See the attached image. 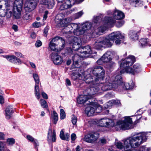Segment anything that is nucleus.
Returning a JSON list of instances; mask_svg holds the SVG:
<instances>
[{
	"label": "nucleus",
	"mask_w": 151,
	"mask_h": 151,
	"mask_svg": "<svg viewBox=\"0 0 151 151\" xmlns=\"http://www.w3.org/2000/svg\"><path fill=\"white\" fill-rule=\"evenodd\" d=\"M40 102L41 106L43 108H47L48 107L47 104L45 100L43 99H41L40 100Z\"/></svg>",
	"instance_id": "nucleus-39"
},
{
	"label": "nucleus",
	"mask_w": 151,
	"mask_h": 151,
	"mask_svg": "<svg viewBox=\"0 0 151 151\" xmlns=\"http://www.w3.org/2000/svg\"><path fill=\"white\" fill-rule=\"evenodd\" d=\"M123 24V23L121 21H119L117 24H116V26L118 27H121Z\"/></svg>",
	"instance_id": "nucleus-59"
},
{
	"label": "nucleus",
	"mask_w": 151,
	"mask_h": 151,
	"mask_svg": "<svg viewBox=\"0 0 151 151\" xmlns=\"http://www.w3.org/2000/svg\"><path fill=\"white\" fill-rule=\"evenodd\" d=\"M113 105L119 106L120 104V102L119 100H112Z\"/></svg>",
	"instance_id": "nucleus-53"
},
{
	"label": "nucleus",
	"mask_w": 151,
	"mask_h": 151,
	"mask_svg": "<svg viewBox=\"0 0 151 151\" xmlns=\"http://www.w3.org/2000/svg\"><path fill=\"white\" fill-rule=\"evenodd\" d=\"M129 1L130 3L133 2L135 3V6L136 7L138 6L137 5H136V4L137 5V4H138V5L139 6H141V3H140V0H130Z\"/></svg>",
	"instance_id": "nucleus-45"
},
{
	"label": "nucleus",
	"mask_w": 151,
	"mask_h": 151,
	"mask_svg": "<svg viewBox=\"0 0 151 151\" xmlns=\"http://www.w3.org/2000/svg\"><path fill=\"white\" fill-rule=\"evenodd\" d=\"M132 122V119L129 117H125L124 121H118L116 124L114 120L107 118L101 119L99 121V125L101 127H111L115 126L116 128L123 130L128 129L131 128Z\"/></svg>",
	"instance_id": "nucleus-4"
},
{
	"label": "nucleus",
	"mask_w": 151,
	"mask_h": 151,
	"mask_svg": "<svg viewBox=\"0 0 151 151\" xmlns=\"http://www.w3.org/2000/svg\"><path fill=\"white\" fill-rule=\"evenodd\" d=\"M23 19L28 21H30L31 20V17L29 14L26 13L24 15Z\"/></svg>",
	"instance_id": "nucleus-42"
},
{
	"label": "nucleus",
	"mask_w": 151,
	"mask_h": 151,
	"mask_svg": "<svg viewBox=\"0 0 151 151\" xmlns=\"http://www.w3.org/2000/svg\"><path fill=\"white\" fill-rule=\"evenodd\" d=\"M36 6L35 0H27L24 4V8L26 11L30 12L34 10Z\"/></svg>",
	"instance_id": "nucleus-11"
},
{
	"label": "nucleus",
	"mask_w": 151,
	"mask_h": 151,
	"mask_svg": "<svg viewBox=\"0 0 151 151\" xmlns=\"http://www.w3.org/2000/svg\"><path fill=\"white\" fill-rule=\"evenodd\" d=\"M15 142V140L13 138H8L6 139V143L9 146H12Z\"/></svg>",
	"instance_id": "nucleus-30"
},
{
	"label": "nucleus",
	"mask_w": 151,
	"mask_h": 151,
	"mask_svg": "<svg viewBox=\"0 0 151 151\" xmlns=\"http://www.w3.org/2000/svg\"><path fill=\"white\" fill-rule=\"evenodd\" d=\"M59 9L61 10L66 9L70 8L75 4L74 0H64L59 2Z\"/></svg>",
	"instance_id": "nucleus-12"
},
{
	"label": "nucleus",
	"mask_w": 151,
	"mask_h": 151,
	"mask_svg": "<svg viewBox=\"0 0 151 151\" xmlns=\"http://www.w3.org/2000/svg\"><path fill=\"white\" fill-rule=\"evenodd\" d=\"M121 40H116L115 42V43L116 45H118L121 43Z\"/></svg>",
	"instance_id": "nucleus-62"
},
{
	"label": "nucleus",
	"mask_w": 151,
	"mask_h": 151,
	"mask_svg": "<svg viewBox=\"0 0 151 151\" xmlns=\"http://www.w3.org/2000/svg\"><path fill=\"white\" fill-rule=\"evenodd\" d=\"M129 37L132 40H137L138 39V34L136 31L130 32L129 35Z\"/></svg>",
	"instance_id": "nucleus-25"
},
{
	"label": "nucleus",
	"mask_w": 151,
	"mask_h": 151,
	"mask_svg": "<svg viewBox=\"0 0 151 151\" xmlns=\"http://www.w3.org/2000/svg\"><path fill=\"white\" fill-rule=\"evenodd\" d=\"M27 137L29 141L33 142L35 147H37L38 146V141L37 139H35L33 137L29 135H28L27 136Z\"/></svg>",
	"instance_id": "nucleus-27"
},
{
	"label": "nucleus",
	"mask_w": 151,
	"mask_h": 151,
	"mask_svg": "<svg viewBox=\"0 0 151 151\" xmlns=\"http://www.w3.org/2000/svg\"><path fill=\"white\" fill-rule=\"evenodd\" d=\"M135 61L134 56L130 55L124 60L122 59L119 62L120 67L124 68L122 70L120 71L121 73L126 72L133 74L138 73L141 71V66L139 63H136L133 66V69L130 67L133 64Z\"/></svg>",
	"instance_id": "nucleus-5"
},
{
	"label": "nucleus",
	"mask_w": 151,
	"mask_h": 151,
	"mask_svg": "<svg viewBox=\"0 0 151 151\" xmlns=\"http://www.w3.org/2000/svg\"><path fill=\"white\" fill-rule=\"evenodd\" d=\"M15 55L18 57H20V58H23L24 56L22 54L19 52H15Z\"/></svg>",
	"instance_id": "nucleus-54"
},
{
	"label": "nucleus",
	"mask_w": 151,
	"mask_h": 151,
	"mask_svg": "<svg viewBox=\"0 0 151 151\" xmlns=\"http://www.w3.org/2000/svg\"><path fill=\"white\" fill-rule=\"evenodd\" d=\"M81 76V74L77 73H73L71 75V77L74 80H76Z\"/></svg>",
	"instance_id": "nucleus-37"
},
{
	"label": "nucleus",
	"mask_w": 151,
	"mask_h": 151,
	"mask_svg": "<svg viewBox=\"0 0 151 151\" xmlns=\"http://www.w3.org/2000/svg\"><path fill=\"white\" fill-rule=\"evenodd\" d=\"M124 146L123 145V144L121 142H116L115 143V145L116 147L119 149H122L123 148H124V147H125V145Z\"/></svg>",
	"instance_id": "nucleus-38"
},
{
	"label": "nucleus",
	"mask_w": 151,
	"mask_h": 151,
	"mask_svg": "<svg viewBox=\"0 0 151 151\" xmlns=\"http://www.w3.org/2000/svg\"><path fill=\"white\" fill-rule=\"evenodd\" d=\"M107 67L109 68H111L115 66V63L112 61H109L107 63Z\"/></svg>",
	"instance_id": "nucleus-46"
},
{
	"label": "nucleus",
	"mask_w": 151,
	"mask_h": 151,
	"mask_svg": "<svg viewBox=\"0 0 151 151\" xmlns=\"http://www.w3.org/2000/svg\"><path fill=\"white\" fill-rule=\"evenodd\" d=\"M42 97L44 99H48V96L47 94L44 92H42Z\"/></svg>",
	"instance_id": "nucleus-56"
},
{
	"label": "nucleus",
	"mask_w": 151,
	"mask_h": 151,
	"mask_svg": "<svg viewBox=\"0 0 151 151\" xmlns=\"http://www.w3.org/2000/svg\"><path fill=\"white\" fill-rule=\"evenodd\" d=\"M147 137L146 133L142 132L124 139L123 141L125 145L124 151H140L139 149H129L130 147L135 148L139 147L146 141Z\"/></svg>",
	"instance_id": "nucleus-3"
},
{
	"label": "nucleus",
	"mask_w": 151,
	"mask_h": 151,
	"mask_svg": "<svg viewBox=\"0 0 151 151\" xmlns=\"http://www.w3.org/2000/svg\"><path fill=\"white\" fill-rule=\"evenodd\" d=\"M88 106L85 109V112L88 116H91L95 112L99 113L102 110L101 107L96 103H87Z\"/></svg>",
	"instance_id": "nucleus-9"
},
{
	"label": "nucleus",
	"mask_w": 151,
	"mask_h": 151,
	"mask_svg": "<svg viewBox=\"0 0 151 151\" xmlns=\"http://www.w3.org/2000/svg\"><path fill=\"white\" fill-rule=\"evenodd\" d=\"M113 101L112 100L107 102L105 105V107L106 108H108L112 106V105H113Z\"/></svg>",
	"instance_id": "nucleus-48"
},
{
	"label": "nucleus",
	"mask_w": 151,
	"mask_h": 151,
	"mask_svg": "<svg viewBox=\"0 0 151 151\" xmlns=\"http://www.w3.org/2000/svg\"><path fill=\"white\" fill-rule=\"evenodd\" d=\"M106 29V28L104 26L100 27L96 29H95L93 33V35L96 37L101 35Z\"/></svg>",
	"instance_id": "nucleus-20"
},
{
	"label": "nucleus",
	"mask_w": 151,
	"mask_h": 151,
	"mask_svg": "<svg viewBox=\"0 0 151 151\" xmlns=\"http://www.w3.org/2000/svg\"><path fill=\"white\" fill-rule=\"evenodd\" d=\"M53 118L54 119V123L55 124L58 120V114L55 111H53V114L52 115Z\"/></svg>",
	"instance_id": "nucleus-34"
},
{
	"label": "nucleus",
	"mask_w": 151,
	"mask_h": 151,
	"mask_svg": "<svg viewBox=\"0 0 151 151\" xmlns=\"http://www.w3.org/2000/svg\"><path fill=\"white\" fill-rule=\"evenodd\" d=\"M48 14V12L47 11H45L44 15L43 18L45 19H46L47 17V15Z\"/></svg>",
	"instance_id": "nucleus-63"
},
{
	"label": "nucleus",
	"mask_w": 151,
	"mask_h": 151,
	"mask_svg": "<svg viewBox=\"0 0 151 151\" xmlns=\"http://www.w3.org/2000/svg\"><path fill=\"white\" fill-rule=\"evenodd\" d=\"M42 42L40 40H38L35 43V46L36 47H39L41 46L42 45Z\"/></svg>",
	"instance_id": "nucleus-52"
},
{
	"label": "nucleus",
	"mask_w": 151,
	"mask_h": 151,
	"mask_svg": "<svg viewBox=\"0 0 151 151\" xmlns=\"http://www.w3.org/2000/svg\"><path fill=\"white\" fill-rule=\"evenodd\" d=\"M123 73H121L117 70L111 77L110 80L106 82L102 87V90L106 91L113 88H123L124 89L130 90L133 87V84L130 85L128 83H124L122 80L120 74Z\"/></svg>",
	"instance_id": "nucleus-2"
},
{
	"label": "nucleus",
	"mask_w": 151,
	"mask_h": 151,
	"mask_svg": "<svg viewBox=\"0 0 151 151\" xmlns=\"http://www.w3.org/2000/svg\"><path fill=\"white\" fill-rule=\"evenodd\" d=\"M76 138V134L74 133H73L71 135V139L72 141H74Z\"/></svg>",
	"instance_id": "nucleus-55"
},
{
	"label": "nucleus",
	"mask_w": 151,
	"mask_h": 151,
	"mask_svg": "<svg viewBox=\"0 0 151 151\" xmlns=\"http://www.w3.org/2000/svg\"><path fill=\"white\" fill-rule=\"evenodd\" d=\"M82 11H81L76 14H75L74 15V18L77 19L80 17L83 14Z\"/></svg>",
	"instance_id": "nucleus-43"
},
{
	"label": "nucleus",
	"mask_w": 151,
	"mask_h": 151,
	"mask_svg": "<svg viewBox=\"0 0 151 151\" xmlns=\"http://www.w3.org/2000/svg\"><path fill=\"white\" fill-rule=\"evenodd\" d=\"M92 73L95 76V77H91L89 75L87 78H85L84 80L86 81V83L90 84L91 94L93 95L99 91V86H101L102 89V86L105 83L103 84L99 83L100 81L103 79L105 74V71L102 67L98 66L94 68L92 70Z\"/></svg>",
	"instance_id": "nucleus-1"
},
{
	"label": "nucleus",
	"mask_w": 151,
	"mask_h": 151,
	"mask_svg": "<svg viewBox=\"0 0 151 151\" xmlns=\"http://www.w3.org/2000/svg\"><path fill=\"white\" fill-rule=\"evenodd\" d=\"M5 116L6 118L9 119L11 117L12 115L14 112V110L12 106H8L6 108L5 110Z\"/></svg>",
	"instance_id": "nucleus-21"
},
{
	"label": "nucleus",
	"mask_w": 151,
	"mask_h": 151,
	"mask_svg": "<svg viewBox=\"0 0 151 151\" xmlns=\"http://www.w3.org/2000/svg\"><path fill=\"white\" fill-rule=\"evenodd\" d=\"M92 27V24L90 22H86L80 25L81 30L78 32H76L77 35H80L83 34L85 31L91 29Z\"/></svg>",
	"instance_id": "nucleus-15"
},
{
	"label": "nucleus",
	"mask_w": 151,
	"mask_h": 151,
	"mask_svg": "<svg viewBox=\"0 0 151 151\" xmlns=\"http://www.w3.org/2000/svg\"><path fill=\"white\" fill-rule=\"evenodd\" d=\"M23 4V0H15L13 7V15L16 19L20 17Z\"/></svg>",
	"instance_id": "nucleus-10"
},
{
	"label": "nucleus",
	"mask_w": 151,
	"mask_h": 151,
	"mask_svg": "<svg viewBox=\"0 0 151 151\" xmlns=\"http://www.w3.org/2000/svg\"><path fill=\"white\" fill-rule=\"evenodd\" d=\"M59 45L61 47L59 49H62L65 46V41L61 37H55L53 38L49 44V47L52 50L58 51V49L57 48L58 45Z\"/></svg>",
	"instance_id": "nucleus-8"
},
{
	"label": "nucleus",
	"mask_w": 151,
	"mask_h": 151,
	"mask_svg": "<svg viewBox=\"0 0 151 151\" xmlns=\"http://www.w3.org/2000/svg\"><path fill=\"white\" fill-rule=\"evenodd\" d=\"M75 1V3L77 4H79L83 2L84 0H74Z\"/></svg>",
	"instance_id": "nucleus-64"
},
{
	"label": "nucleus",
	"mask_w": 151,
	"mask_h": 151,
	"mask_svg": "<svg viewBox=\"0 0 151 151\" xmlns=\"http://www.w3.org/2000/svg\"><path fill=\"white\" fill-rule=\"evenodd\" d=\"M111 51H108L106 52L102 56V57L97 61V63L98 64H102L101 62L102 61L103 62L107 63L110 61L111 60Z\"/></svg>",
	"instance_id": "nucleus-13"
},
{
	"label": "nucleus",
	"mask_w": 151,
	"mask_h": 151,
	"mask_svg": "<svg viewBox=\"0 0 151 151\" xmlns=\"http://www.w3.org/2000/svg\"><path fill=\"white\" fill-rule=\"evenodd\" d=\"M60 118L61 119H63L65 117V113L64 110L63 109H60Z\"/></svg>",
	"instance_id": "nucleus-41"
},
{
	"label": "nucleus",
	"mask_w": 151,
	"mask_h": 151,
	"mask_svg": "<svg viewBox=\"0 0 151 151\" xmlns=\"http://www.w3.org/2000/svg\"><path fill=\"white\" fill-rule=\"evenodd\" d=\"M69 136V134L68 133L64 134V131L63 130L60 131V137L62 139L68 140Z\"/></svg>",
	"instance_id": "nucleus-26"
},
{
	"label": "nucleus",
	"mask_w": 151,
	"mask_h": 151,
	"mask_svg": "<svg viewBox=\"0 0 151 151\" xmlns=\"http://www.w3.org/2000/svg\"><path fill=\"white\" fill-rule=\"evenodd\" d=\"M92 140V142L96 140L99 137V134L97 133H90Z\"/></svg>",
	"instance_id": "nucleus-33"
},
{
	"label": "nucleus",
	"mask_w": 151,
	"mask_h": 151,
	"mask_svg": "<svg viewBox=\"0 0 151 151\" xmlns=\"http://www.w3.org/2000/svg\"><path fill=\"white\" fill-rule=\"evenodd\" d=\"M55 22L57 25L59 27H63L65 26V24L64 22H62L63 19H57V17L55 19Z\"/></svg>",
	"instance_id": "nucleus-29"
},
{
	"label": "nucleus",
	"mask_w": 151,
	"mask_h": 151,
	"mask_svg": "<svg viewBox=\"0 0 151 151\" xmlns=\"http://www.w3.org/2000/svg\"><path fill=\"white\" fill-rule=\"evenodd\" d=\"M71 119L72 122L73 124L74 125H76L77 121V117L73 115L72 116Z\"/></svg>",
	"instance_id": "nucleus-47"
},
{
	"label": "nucleus",
	"mask_w": 151,
	"mask_h": 151,
	"mask_svg": "<svg viewBox=\"0 0 151 151\" xmlns=\"http://www.w3.org/2000/svg\"><path fill=\"white\" fill-rule=\"evenodd\" d=\"M142 111L141 109H140L138 111H137V112L136 113V115H138L139 116L142 113Z\"/></svg>",
	"instance_id": "nucleus-61"
},
{
	"label": "nucleus",
	"mask_w": 151,
	"mask_h": 151,
	"mask_svg": "<svg viewBox=\"0 0 151 151\" xmlns=\"http://www.w3.org/2000/svg\"><path fill=\"white\" fill-rule=\"evenodd\" d=\"M71 19L70 18L68 17L65 19H63L62 22H64L65 25H67L68 24H69V23L71 21Z\"/></svg>",
	"instance_id": "nucleus-44"
},
{
	"label": "nucleus",
	"mask_w": 151,
	"mask_h": 151,
	"mask_svg": "<svg viewBox=\"0 0 151 151\" xmlns=\"http://www.w3.org/2000/svg\"><path fill=\"white\" fill-rule=\"evenodd\" d=\"M5 146V144L4 142L0 141V151H3Z\"/></svg>",
	"instance_id": "nucleus-51"
},
{
	"label": "nucleus",
	"mask_w": 151,
	"mask_h": 151,
	"mask_svg": "<svg viewBox=\"0 0 151 151\" xmlns=\"http://www.w3.org/2000/svg\"><path fill=\"white\" fill-rule=\"evenodd\" d=\"M80 56L81 57L80 55H79L77 54H75L73 56H72V59L73 62L76 64H77L78 61L80 59Z\"/></svg>",
	"instance_id": "nucleus-32"
},
{
	"label": "nucleus",
	"mask_w": 151,
	"mask_h": 151,
	"mask_svg": "<svg viewBox=\"0 0 151 151\" xmlns=\"http://www.w3.org/2000/svg\"><path fill=\"white\" fill-rule=\"evenodd\" d=\"M90 133L85 136L84 138V141L88 142H92V140Z\"/></svg>",
	"instance_id": "nucleus-31"
},
{
	"label": "nucleus",
	"mask_w": 151,
	"mask_h": 151,
	"mask_svg": "<svg viewBox=\"0 0 151 151\" xmlns=\"http://www.w3.org/2000/svg\"><path fill=\"white\" fill-rule=\"evenodd\" d=\"M33 76L35 82V85H39L40 81L38 74L34 73L33 74Z\"/></svg>",
	"instance_id": "nucleus-35"
},
{
	"label": "nucleus",
	"mask_w": 151,
	"mask_h": 151,
	"mask_svg": "<svg viewBox=\"0 0 151 151\" xmlns=\"http://www.w3.org/2000/svg\"><path fill=\"white\" fill-rule=\"evenodd\" d=\"M4 57L8 61L15 64L19 65L23 63L19 58L14 55H6Z\"/></svg>",
	"instance_id": "nucleus-14"
},
{
	"label": "nucleus",
	"mask_w": 151,
	"mask_h": 151,
	"mask_svg": "<svg viewBox=\"0 0 151 151\" xmlns=\"http://www.w3.org/2000/svg\"><path fill=\"white\" fill-rule=\"evenodd\" d=\"M68 27V24L67 25H65V27L64 30L66 33H70L72 32V30H71V29L67 28H66Z\"/></svg>",
	"instance_id": "nucleus-49"
},
{
	"label": "nucleus",
	"mask_w": 151,
	"mask_h": 151,
	"mask_svg": "<svg viewBox=\"0 0 151 151\" xmlns=\"http://www.w3.org/2000/svg\"><path fill=\"white\" fill-rule=\"evenodd\" d=\"M67 52L68 54L70 55L73 52V50L70 48H68L67 49Z\"/></svg>",
	"instance_id": "nucleus-60"
},
{
	"label": "nucleus",
	"mask_w": 151,
	"mask_h": 151,
	"mask_svg": "<svg viewBox=\"0 0 151 151\" xmlns=\"http://www.w3.org/2000/svg\"><path fill=\"white\" fill-rule=\"evenodd\" d=\"M124 37L119 32H114L109 34L106 38L101 37L99 38L94 44V47L96 49H99L104 46L105 47H110L113 43L110 40L114 41L117 38L123 39Z\"/></svg>",
	"instance_id": "nucleus-6"
},
{
	"label": "nucleus",
	"mask_w": 151,
	"mask_h": 151,
	"mask_svg": "<svg viewBox=\"0 0 151 151\" xmlns=\"http://www.w3.org/2000/svg\"><path fill=\"white\" fill-rule=\"evenodd\" d=\"M89 98L86 95H81L79 96L77 99V102L78 104H82L86 102Z\"/></svg>",
	"instance_id": "nucleus-22"
},
{
	"label": "nucleus",
	"mask_w": 151,
	"mask_h": 151,
	"mask_svg": "<svg viewBox=\"0 0 151 151\" xmlns=\"http://www.w3.org/2000/svg\"><path fill=\"white\" fill-rule=\"evenodd\" d=\"M32 25L34 27L38 28L40 27L41 24L40 22H35L32 24Z\"/></svg>",
	"instance_id": "nucleus-50"
},
{
	"label": "nucleus",
	"mask_w": 151,
	"mask_h": 151,
	"mask_svg": "<svg viewBox=\"0 0 151 151\" xmlns=\"http://www.w3.org/2000/svg\"><path fill=\"white\" fill-rule=\"evenodd\" d=\"M148 41L147 39H142L140 40V42L141 43L140 47H143L145 46L147 43Z\"/></svg>",
	"instance_id": "nucleus-40"
},
{
	"label": "nucleus",
	"mask_w": 151,
	"mask_h": 151,
	"mask_svg": "<svg viewBox=\"0 0 151 151\" xmlns=\"http://www.w3.org/2000/svg\"><path fill=\"white\" fill-rule=\"evenodd\" d=\"M67 28L71 29L72 31H73V32L75 35H78L76 34V32H78L80 31L81 29H80V25H78L75 23H71L69 24H68V27L66 28Z\"/></svg>",
	"instance_id": "nucleus-18"
},
{
	"label": "nucleus",
	"mask_w": 151,
	"mask_h": 151,
	"mask_svg": "<svg viewBox=\"0 0 151 151\" xmlns=\"http://www.w3.org/2000/svg\"><path fill=\"white\" fill-rule=\"evenodd\" d=\"M42 3L50 9H52L54 5L53 0H42Z\"/></svg>",
	"instance_id": "nucleus-24"
},
{
	"label": "nucleus",
	"mask_w": 151,
	"mask_h": 151,
	"mask_svg": "<svg viewBox=\"0 0 151 151\" xmlns=\"http://www.w3.org/2000/svg\"><path fill=\"white\" fill-rule=\"evenodd\" d=\"M39 85H35V94L38 99L40 98V96Z\"/></svg>",
	"instance_id": "nucleus-28"
},
{
	"label": "nucleus",
	"mask_w": 151,
	"mask_h": 151,
	"mask_svg": "<svg viewBox=\"0 0 151 151\" xmlns=\"http://www.w3.org/2000/svg\"><path fill=\"white\" fill-rule=\"evenodd\" d=\"M81 41L80 38L77 37L73 39V48L74 50L79 49L81 51H79L81 53L80 56L82 58L87 57L92 53L91 47L89 46H86L83 47H81Z\"/></svg>",
	"instance_id": "nucleus-7"
},
{
	"label": "nucleus",
	"mask_w": 151,
	"mask_h": 151,
	"mask_svg": "<svg viewBox=\"0 0 151 151\" xmlns=\"http://www.w3.org/2000/svg\"><path fill=\"white\" fill-rule=\"evenodd\" d=\"M5 2V4L6 6L7 7H9V8H7L6 9V14L10 16H11L12 14V12L10 10V8H12V6H10V1L11 0H3Z\"/></svg>",
	"instance_id": "nucleus-23"
},
{
	"label": "nucleus",
	"mask_w": 151,
	"mask_h": 151,
	"mask_svg": "<svg viewBox=\"0 0 151 151\" xmlns=\"http://www.w3.org/2000/svg\"><path fill=\"white\" fill-rule=\"evenodd\" d=\"M47 141L50 142L52 141L53 142H55L56 140L55 130L54 129L52 131L51 128H49L47 135Z\"/></svg>",
	"instance_id": "nucleus-17"
},
{
	"label": "nucleus",
	"mask_w": 151,
	"mask_h": 151,
	"mask_svg": "<svg viewBox=\"0 0 151 151\" xmlns=\"http://www.w3.org/2000/svg\"><path fill=\"white\" fill-rule=\"evenodd\" d=\"M100 141L101 144L102 145L105 144L106 143V141L104 139H101L100 140Z\"/></svg>",
	"instance_id": "nucleus-58"
},
{
	"label": "nucleus",
	"mask_w": 151,
	"mask_h": 151,
	"mask_svg": "<svg viewBox=\"0 0 151 151\" xmlns=\"http://www.w3.org/2000/svg\"><path fill=\"white\" fill-rule=\"evenodd\" d=\"M51 56V59L55 64H60L63 62L62 58L57 53H52Z\"/></svg>",
	"instance_id": "nucleus-16"
},
{
	"label": "nucleus",
	"mask_w": 151,
	"mask_h": 151,
	"mask_svg": "<svg viewBox=\"0 0 151 151\" xmlns=\"http://www.w3.org/2000/svg\"><path fill=\"white\" fill-rule=\"evenodd\" d=\"M4 99L3 97L1 95H0V103L1 104H3L4 103Z\"/></svg>",
	"instance_id": "nucleus-57"
},
{
	"label": "nucleus",
	"mask_w": 151,
	"mask_h": 151,
	"mask_svg": "<svg viewBox=\"0 0 151 151\" xmlns=\"http://www.w3.org/2000/svg\"><path fill=\"white\" fill-rule=\"evenodd\" d=\"M113 16L114 19L117 20L123 19L124 17V14L122 12L117 10H115Z\"/></svg>",
	"instance_id": "nucleus-19"
},
{
	"label": "nucleus",
	"mask_w": 151,
	"mask_h": 151,
	"mask_svg": "<svg viewBox=\"0 0 151 151\" xmlns=\"http://www.w3.org/2000/svg\"><path fill=\"white\" fill-rule=\"evenodd\" d=\"M106 19L107 21V24L108 25H111L115 22V20L111 17L106 18Z\"/></svg>",
	"instance_id": "nucleus-36"
}]
</instances>
